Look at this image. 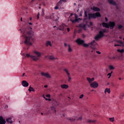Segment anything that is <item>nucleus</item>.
<instances>
[{
    "instance_id": "obj_29",
    "label": "nucleus",
    "mask_w": 124,
    "mask_h": 124,
    "mask_svg": "<svg viewBox=\"0 0 124 124\" xmlns=\"http://www.w3.org/2000/svg\"><path fill=\"white\" fill-rule=\"evenodd\" d=\"M92 53H97V54H98L99 55H100L101 54V52H100L99 51H95V49H93L92 51Z\"/></svg>"
},
{
    "instance_id": "obj_37",
    "label": "nucleus",
    "mask_w": 124,
    "mask_h": 124,
    "mask_svg": "<svg viewBox=\"0 0 124 124\" xmlns=\"http://www.w3.org/2000/svg\"><path fill=\"white\" fill-rule=\"evenodd\" d=\"M49 60H55L56 59V58H55V57H54V56H50L49 57Z\"/></svg>"
},
{
    "instance_id": "obj_26",
    "label": "nucleus",
    "mask_w": 124,
    "mask_h": 124,
    "mask_svg": "<svg viewBox=\"0 0 124 124\" xmlns=\"http://www.w3.org/2000/svg\"><path fill=\"white\" fill-rule=\"evenodd\" d=\"M117 42L118 43H120V46H122V47H124V43L122 41H121V40H119V41H117Z\"/></svg>"
},
{
    "instance_id": "obj_45",
    "label": "nucleus",
    "mask_w": 124,
    "mask_h": 124,
    "mask_svg": "<svg viewBox=\"0 0 124 124\" xmlns=\"http://www.w3.org/2000/svg\"><path fill=\"white\" fill-rule=\"evenodd\" d=\"M77 19H78V22H79V21H81V20H82V19H81V18H78V16H77Z\"/></svg>"
},
{
    "instance_id": "obj_3",
    "label": "nucleus",
    "mask_w": 124,
    "mask_h": 124,
    "mask_svg": "<svg viewBox=\"0 0 124 124\" xmlns=\"http://www.w3.org/2000/svg\"><path fill=\"white\" fill-rule=\"evenodd\" d=\"M117 51L121 53L120 55H117L116 56H113L112 57H110V60H114V61H118V60H123V53H124V49H118Z\"/></svg>"
},
{
    "instance_id": "obj_44",
    "label": "nucleus",
    "mask_w": 124,
    "mask_h": 124,
    "mask_svg": "<svg viewBox=\"0 0 124 124\" xmlns=\"http://www.w3.org/2000/svg\"><path fill=\"white\" fill-rule=\"evenodd\" d=\"M46 97H48V98H50L51 97V95L50 94H47Z\"/></svg>"
},
{
    "instance_id": "obj_60",
    "label": "nucleus",
    "mask_w": 124,
    "mask_h": 124,
    "mask_svg": "<svg viewBox=\"0 0 124 124\" xmlns=\"http://www.w3.org/2000/svg\"><path fill=\"white\" fill-rule=\"evenodd\" d=\"M29 25H32V23H31V22H29Z\"/></svg>"
},
{
    "instance_id": "obj_15",
    "label": "nucleus",
    "mask_w": 124,
    "mask_h": 124,
    "mask_svg": "<svg viewBox=\"0 0 124 124\" xmlns=\"http://www.w3.org/2000/svg\"><path fill=\"white\" fill-rule=\"evenodd\" d=\"M77 43H78L79 45H82V44H84V40H80V39H78L76 40Z\"/></svg>"
},
{
    "instance_id": "obj_64",
    "label": "nucleus",
    "mask_w": 124,
    "mask_h": 124,
    "mask_svg": "<svg viewBox=\"0 0 124 124\" xmlns=\"http://www.w3.org/2000/svg\"><path fill=\"white\" fill-rule=\"evenodd\" d=\"M82 36L83 37H85V36L84 34L82 35Z\"/></svg>"
},
{
    "instance_id": "obj_18",
    "label": "nucleus",
    "mask_w": 124,
    "mask_h": 124,
    "mask_svg": "<svg viewBox=\"0 0 124 124\" xmlns=\"http://www.w3.org/2000/svg\"><path fill=\"white\" fill-rule=\"evenodd\" d=\"M102 25L104 28H106L107 29H109V23L103 22Z\"/></svg>"
},
{
    "instance_id": "obj_32",
    "label": "nucleus",
    "mask_w": 124,
    "mask_h": 124,
    "mask_svg": "<svg viewBox=\"0 0 124 124\" xmlns=\"http://www.w3.org/2000/svg\"><path fill=\"white\" fill-rule=\"evenodd\" d=\"M42 116H43V115H45V116H47V115H49V112H41Z\"/></svg>"
},
{
    "instance_id": "obj_4",
    "label": "nucleus",
    "mask_w": 124,
    "mask_h": 124,
    "mask_svg": "<svg viewBox=\"0 0 124 124\" xmlns=\"http://www.w3.org/2000/svg\"><path fill=\"white\" fill-rule=\"evenodd\" d=\"M88 20H91V19H96L97 17H101V15L100 14V13L99 12H96V13H90L88 14Z\"/></svg>"
},
{
    "instance_id": "obj_2",
    "label": "nucleus",
    "mask_w": 124,
    "mask_h": 124,
    "mask_svg": "<svg viewBox=\"0 0 124 124\" xmlns=\"http://www.w3.org/2000/svg\"><path fill=\"white\" fill-rule=\"evenodd\" d=\"M34 53L37 55V56L31 55L29 53H27L25 56L27 57V58H31L33 61L36 62V61H38V60H39V57H41V53L38 51H34Z\"/></svg>"
},
{
    "instance_id": "obj_11",
    "label": "nucleus",
    "mask_w": 124,
    "mask_h": 124,
    "mask_svg": "<svg viewBox=\"0 0 124 124\" xmlns=\"http://www.w3.org/2000/svg\"><path fill=\"white\" fill-rule=\"evenodd\" d=\"M64 71H65V72L67 74V77H68V82H70V81H71V78L70 77V74H69V73L68 72V70L65 69H64Z\"/></svg>"
},
{
    "instance_id": "obj_52",
    "label": "nucleus",
    "mask_w": 124,
    "mask_h": 124,
    "mask_svg": "<svg viewBox=\"0 0 124 124\" xmlns=\"http://www.w3.org/2000/svg\"><path fill=\"white\" fill-rule=\"evenodd\" d=\"M46 19H51V18H50V16H46Z\"/></svg>"
},
{
    "instance_id": "obj_14",
    "label": "nucleus",
    "mask_w": 124,
    "mask_h": 124,
    "mask_svg": "<svg viewBox=\"0 0 124 124\" xmlns=\"http://www.w3.org/2000/svg\"><path fill=\"white\" fill-rule=\"evenodd\" d=\"M6 123V121L3 119V117L0 116V124H5Z\"/></svg>"
},
{
    "instance_id": "obj_43",
    "label": "nucleus",
    "mask_w": 124,
    "mask_h": 124,
    "mask_svg": "<svg viewBox=\"0 0 124 124\" xmlns=\"http://www.w3.org/2000/svg\"><path fill=\"white\" fill-rule=\"evenodd\" d=\"M39 15H40V14L39 13H38L37 16V19H39Z\"/></svg>"
},
{
    "instance_id": "obj_41",
    "label": "nucleus",
    "mask_w": 124,
    "mask_h": 124,
    "mask_svg": "<svg viewBox=\"0 0 124 124\" xmlns=\"http://www.w3.org/2000/svg\"><path fill=\"white\" fill-rule=\"evenodd\" d=\"M122 28H123V26L122 25H119L118 26V29L119 30H121L122 29Z\"/></svg>"
},
{
    "instance_id": "obj_1",
    "label": "nucleus",
    "mask_w": 124,
    "mask_h": 124,
    "mask_svg": "<svg viewBox=\"0 0 124 124\" xmlns=\"http://www.w3.org/2000/svg\"><path fill=\"white\" fill-rule=\"evenodd\" d=\"M32 29L31 27H28L26 29L20 30L21 33H22V37L24 38V43L26 45H31L32 41H34V38L33 37V31H31Z\"/></svg>"
},
{
    "instance_id": "obj_61",
    "label": "nucleus",
    "mask_w": 124,
    "mask_h": 124,
    "mask_svg": "<svg viewBox=\"0 0 124 124\" xmlns=\"http://www.w3.org/2000/svg\"><path fill=\"white\" fill-rule=\"evenodd\" d=\"M119 38H120V39H122V38H123V37L120 36V37H119Z\"/></svg>"
},
{
    "instance_id": "obj_33",
    "label": "nucleus",
    "mask_w": 124,
    "mask_h": 124,
    "mask_svg": "<svg viewBox=\"0 0 124 124\" xmlns=\"http://www.w3.org/2000/svg\"><path fill=\"white\" fill-rule=\"evenodd\" d=\"M109 69H110V70H112L113 69H115V67H114V66H113V65H110L109 66Z\"/></svg>"
},
{
    "instance_id": "obj_42",
    "label": "nucleus",
    "mask_w": 124,
    "mask_h": 124,
    "mask_svg": "<svg viewBox=\"0 0 124 124\" xmlns=\"http://www.w3.org/2000/svg\"><path fill=\"white\" fill-rule=\"evenodd\" d=\"M83 97H84V94H81L80 95V96H79V98H83Z\"/></svg>"
},
{
    "instance_id": "obj_20",
    "label": "nucleus",
    "mask_w": 124,
    "mask_h": 124,
    "mask_svg": "<svg viewBox=\"0 0 124 124\" xmlns=\"http://www.w3.org/2000/svg\"><path fill=\"white\" fill-rule=\"evenodd\" d=\"M71 22H72L73 24H75V23H77V22H78V19H77V16H75V19H71Z\"/></svg>"
},
{
    "instance_id": "obj_63",
    "label": "nucleus",
    "mask_w": 124,
    "mask_h": 124,
    "mask_svg": "<svg viewBox=\"0 0 124 124\" xmlns=\"http://www.w3.org/2000/svg\"><path fill=\"white\" fill-rule=\"evenodd\" d=\"M24 76H25V73H23L22 75V77H24Z\"/></svg>"
},
{
    "instance_id": "obj_62",
    "label": "nucleus",
    "mask_w": 124,
    "mask_h": 124,
    "mask_svg": "<svg viewBox=\"0 0 124 124\" xmlns=\"http://www.w3.org/2000/svg\"><path fill=\"white\" fill-rule=\"evenodd\" d=\"M30 21H31V20H32V18L31 17H30Z\"/></svg>"
},
{
    "instance_id": "obj_39",
    "label": "nucleus",
    "mask_w": 124,
    "mask_h": 124,
    "mask_svg": "<svg viewBox=\"0 0 124 124\" xmlns=\"http://www.w3.org/2000/svg\"><path fill=\"white\" fill-rule=\"evenodd\" d=\"M112 73H113V72H112V71H111V73H108V76H109V77H108V78H109L110 77H111V75Z\"/></svg>"
},
{
    "instance_id": "obj_56",
    "label": "nucleus",
    "mask_w": 124,
    "mask_h": 124,
    "mask_svg": "<svg viewBox=\"0 0 124 124\" xmlns=\"http://www.w3.org/2000/svg\"><path fill=\"white\" fill-rule=\"evenodd\" d=\"M90 26H93V22H91L90 23Z\"/></svg>"
},
{
    "instance_id": "obj_27",
    "label": "nucleus",
    "mask_w": 124,
    "mask_h": 124,
    "mask_svg": "<svg viewBox=\"0 0 124 124\" xmlns=\"http://www.w3.org/2000/svg\"><path fill=\"white\" fill-rule=\"evenodd\" d=\"M52 46V44H51V42L47 41L46 44V46Z\"/></svg>"
},
{
    "instance_id": "obj_57",
    "label": "nucleus",
    "mask_w": 124,
    "mask_h": 124,
    "mask_svg": "<svg viewBox=\"0 0 124 124\" xmlns=\"http://www.w3.org/2000/svg\"><path fill=\"white\" fill-rule=\"evenodd\" d=\"M115 47H117V46H120V45H115Z\"/></svg>"
},
{
    "instance_id": "obj_46",
    "label": "nucleus",
    "mask_w": 124,
    "mask_h": 124,
    "mask_svg": "<svg viewBox=\"0 0 124 124\" xmlns=\"http://www.w3.org/2000/svg\"><path fill=\"white\" fill-rule=\"evenodd\" d=\"M103 33L106 32V29H104V30H103Z\"/></svg>"
},
{
    "instance_id": "obj_38",
    "label": "nucleus",
    "mask_w": 124,
    "mask_h": 124,
    "mask_svg": "<svg viewBox=\"0 0 124 124\" xmlns=\"http://www.w3.org/2000/svg\"><path fill=\"white\" fill-rule=\"evenodd\" d=\"M84 17H86V18L88 17V15L87 14V11H86L84 12Z\"/></svg>"
},
{
    "instance_id": "obj_12",
    "label": "nucleus",
    "mask_w": 124,
    "mask_h": 124,
    "mask_svg": "<svg viewBox=\"0 0 124 124\" xmlns=\"http://www.w3.org/2000/svg\"><path fill=\"white\" fill-rule=\"evenodd\" d=\"M42 76H45V77H46V78H51V76H50V75L49 73H44V72H42L41 73Z\"/></svg>"
},
{
    "instance_id": "obj_59",
    "label": "nucleus",
    "mask_w": 124,
    "mask_h": 124,
    "mask_svg": "<svg viewBox=\"0 0 124 124\" xmlns=\"http://www.w3.org/2000/svg\"><path fill=\"white\" fill-rule=\"evenodd\" d=\"M5 108H8V105H6L5 106Z\"/></svg>"
},
{
    "instance_id": "obj_16",
    "label": "nucleus",
    "mask_w": 124,
    "mask_h": 124,
    "mask_svg": "<svg viewBox=\"0 0 124 124\" xmlns=\"http://www.w3.org/2000/svg\"><path fill=\"white\" fill-rule=\"evenodd\" d=\"M6 122L8 123V124H13V121H12V117H9L6 119Z\"/></svg>"
},
{
    "instance_id": "obj_35",
    "label": "nucleus",
    "mask_w": 124,
    "mask_h": 124,
    "mask_svg": "<svg viewBox=\"0 0 124 124\" xmlns=\"http://www.w3.org/2000/svg\"><path fill=\"white\" fill-rule=\"evenodd\" d=\"M68 52H71L72 51V49L71 48V47H70V45H68Z\"/></svg>"
},
{
    "instance_id": "obj_8",
    "label": "nucleus",
    "mask_w": 124,
    "mask_h": 124,
    "mask_svg": "<svg viewBox=\"0 0 124 124\" xmlns=\"http://www.w3.org/2000/svg\"><path fill=\"white\" fill-rule=\"evenodd\" d=\"M90 87H91V88H93V89H95L98 87V83L96 81H93L90 84Z\"/></svg>"
},
{
    "instance_id": "obj_49",
    "label": "nucleus",
    "mask_w": 124,
    "mask_h": 124,
    "mask_svg": "<svg viewBox=\"0 0 124 124\" xmlns=\"http://www.w3.org/2000/svg\"><path fill=\"white\" fill-rule=\"evenodd\" d=\"M46 100H48V101H51V99H47V98H46Z\"/></svg>"
},
{
    "instance_id": "obj_22",
    "label": "nucleus",
    "mask_w": 124,
    "mask_h": 124,
    "mask_svg": "<svg viewBox=\"0 0 124 124\" xmlns=\"http://www.w3.org/2000/svg\"><path fill=\"white\" fill-rule=\"evenodd\" d=\"M87 79L89 83H92L93 81H94V78H87Z\"/></svg>"
},
{
    "instance_id": "obj_9",
    "label": "nucleus",
    "mask_w": 124,
    "mask_h": 124,
    "mask_svg": "<svg viewBox=\"0 0 124 124\" xmlns=\"http://www.w3.org/2000/svg\"><path fill=\"white\" fill-rule=\"evenodd\" d=\"M115 26H116V23L114 22L109 21L108 23V28H110V30H113Z\"/></svg>"
},
{
    "instance_id": "obj_5",
    "label": "nucleus",
    "mask_w": 124,
    "mask_h": 124,
    "mask_svg": "<svg viewBox=\"0 0 124 124\" xmlns=\"http://www.w3.org/2000/svg\"><path fill=\"white\" fill-rule=\"evenodd\" d=\"M53 106L50 108V110H51V113H56V107L57 106H59V104L58 103V102L56 101H54L53 104Z\"/></svg>"
},
{
    "instance_id": "obj_28",
    "label": "nucleus",
    "mask_w": 124,
    "mask_h": 124,
    "mask_svg": "<svg viewBox=\"0 0 124 124\" xmlns=\"http://www.w3.org/2000/svg\"><path fill=\"white\" fill-rule=\"evenodd\" d=\"M110 89L106 88L105 90V93H110Z\"/></svg>"
},
{
    "instance_id": "obj_7",
    "label": "nucleus",
    "mask_w": 124,
    "mask_h": 124,
    "mask_svg": "<svg viewBox=\"0 0 124 124\" xmlns=\"http://www.w3.org/2000/svg\"><path fill=\"white\" fill-rule=\"evenodd\" d=\"M108 1L109 4H112V5H115L116 8L117 10H119V7L118 6V4L116 3V2L113 0H108Z\"/></svg>"
},
{
    "instance_id": "obj_19",
    "label": "nucleus",
    "mask_w": 124,
    "mask_h": 124,
    "mask_svg": "<svg viewBox=\"0 0 124 124\" xmlns=\"http://www.w3.org/2000/svg\"><path fill=\"white\" fill-rule=\"evenodd\" d=\"M65 0H60L58 3L57 5L58 6H61L62 4V2H65Z\"/></svg>"
},
{
    "instance_id": "obj_54",
    "label": "nucleus",
    "mask_w": 124,
    "mask_h": 124,
    "mask_svg": "<svg viewBox=\"0 0 124 124\" xmlns=\"http://www.w3.org/2000/svg\"><path fill=\"white\" fill-rule=\"evenodd\" d=\"M58 20H59V17H57V18H56V19H54V20L57 22V21H58Z\"/></svg>"
},
{
    "instance_id": "obj_21",
    "label": "nucleus",
    "mask_w": 124,
    "mask_h": 124,
    "mask_svg": "<svg viewBox=\"0 0 124 124\" xmlns=\"http://www.w3.org/2000/svg\"><path fill=\"white\" fill-rule=\"evenodd\" d=\"M101 38L103 37V36H104V33H103V32L101 31H100L99 32V34H98Z\"/></svg>"
},
{
    "instance_id": "obj_51",
    "label": "nucleus",
    "mask_w": 124,
    "mask_h": 124,
    "mask_svg": "<svg viewBox=\"0 0 124 124\" xmlns=\"http://www.w3.org/2000/svg\"><path fill=\"white\" fill-rule=\"evenodd\" d=\"M67 31L68 32H69L70 31V29L68 28H67Z\"/></svg>"
},
{
    "instance_id": "obj_47",
    "label": "nucleus",
    "mask_w": 124,
    "mask_h": 124,
    "mask_svg": "<svg viewBox=\"0 0 124 124\" xmlns=\"http://www.w3.org/2000/svg\"><path fill=\"white\" fill-rule=\"evenodd\" d=\"M78 121H82V117H79L78 119Z\"/></svg>"
},
{
    "instance_id": "obj_10",
    "label": "nucleus",
    "mask_w": 124,
    "mask_h": 124,
    "mask_svg": "<svg viewBox=\"0 0 124 124\" xmlns=\"http://www.w3.org/2000/svg\"><path fill=\"white\" fill-rule=\"evenodd\" d=\"M91 9L93 10V11H95V12H99L100 11V9L94 6H93V7H91Z\"/></svg>"
},
{
    "instance_id": "obj_36",
    "label": "nucleus",
    "mask_w": 124,
    "mask_h": 124,
    "mask_svg": "<svg viewBox=\"0 0 124 124\" xmlns=\"http://www.w3.org/2000/svg\"><path fill=\"white\" fill-rule=\"evenodd\" d=\"M68 121L70 122H74L75 121V119L74 118H68Z\"/></svg>"
},
{
    "instance_id": "obj_31",
    "label": "nucleus",
    "mask_w": 124,
    "mask_h": 124,
    "mask_svg": "<svg viewBox=\"0 0 124 124\" xmlns=\"http://www.w3.org/2000/svg\"><path fill=\"white\" fill-rule=\"evenodd\" d=\"M100 38H101L98 35H97L96 36H95L94 37V39L95 40H99V39H100Z\"/></svg>"
},
{
    "instance_id": "obj_53",
    "label": "nucleus",
    "mask_w": 124,
    "mask_h": 124,
    "mask_svg": "<svg viewBox=\"0 0 124 124\" xmlns=\"http://www.w3.org/2000/svg\"><path fill=\"white\" fill-rule=\"evenodd\" d=\"M64 45L65 47H66V46H67V45L65 43H64Z\"/></svg>"
},
{
    "instance_id": "obj_23",
    "label": "nucleus",
    "mask_w": 124,
    "mask_h": 124,
    "mask_svg": "<svg viewBox=\"0 0 124 124\" xmlns=\"http://www.w3.org/2000/svg\"><path fill=\"white\" fill-rule=\"evenodd\" d=\"M61 87L62 89H67V88H68V85L66 84H62Z\"/></svg>"
},
{
    "instance_id": "obj_48",
    "label": "nucleus",
    "mask_w": 124,
    "mask_h": 124,
    "mask_svg": "<svg viewBox=\"0 0 124 124\" xmlns=\"http://www.w3.org/2000/svg\"><path fill=\"white\" fill-rule=\"evenodd\" d=\"M81 31H82V30L79 29V30H78V33H80V32H81Z\"/></svg>"
},
{
    "instance_id": "obj_50",
    "label": "nucleus",
    "mask_w": 124,
    "mask_h": 124,
    "mask_svg": "<svg viewBox=\"0 0 124 124\" xmlns=\"http://www.w3.org/2000/svg\"><path fill=\"white\" fill-rule=\"evenodd\" d=\"M111 86H112V87H115V84H114V83H111Z\"/></svg>"
},
{
    "instance_id": "obj_24",
    "label": "nucleus",
    "mask_w": 124,
    "mask_h": 124,
    "mask_svg": "<svg viewBox=\"0 0 124 124\" xmlns=\"http://www.w3.org/2000/svg\"><path fill=\"white\" fill-rule=\"evenodd\" d=\"M96 122V121H95V120H88L87 121V123H91V124H94V123H95Z\"/></svg>"
},
{
    "instance_id": "obj_34",
    "label": "nucleus",
    "mask_w": 124,
    "mask_h": 124,
    "mask_svg": "<svg viewBox=\"0 0 124 124\" xmlns=\"http://www.w3.org/2000/svg\"><path fill=\"white\" fill-rule=\"evenodd\" d=\"M109 120L110 122H111L112 123H113V122H114V121H115V118L112 117V118H109Z\"/></svg>"
},
{
    "instance_id": "obj_58",
    "label": "nucleus",
    "mask_w": 124,
    "mask_h": 124,
    "mask_svg": "<svg viewBox=\"0 0 124 124\" xmlns=\"http://www.w3.org/2000/svg\"><path fill=\"white\" fill-rule=\"evenodd\" d=\"M44 88H48V86L47 85H45Z\"/></svg>"
},
{
    "instance_id": "obj_13",
    "label": "nucleus",
    "mask_w": 124,
    "mask_h": 124,
    "mask_svg": "<svg viewBox=\"0 0 124 124\" xmlns=\"http://www.w3.org/2000/svg\"><path fill=\"white\" fill-rule=\"evenodd\" d=\"M21 84L23 87H29V83L27 81L23 80L22 81Z\"/></svg>"
},
{
    "instance_id": "obj_40",
    "label": "nucleus",
    "mask_w": 124,
    "mask_h": 124,
    "mask_svg": "<svg viewBox=\"0 0 124 124\" xmlns=\"http://www.w3.org/2000/svg\"><path fill=\"white\" fill-rule=\"evenodd\" d=\"M60 6H58V4H57V6L56 7H55L54 9H55V10L59 9V7H60Z\"/></svg>"
},
{
    "instance_id": "obj_30",
    "label": "nucleus",
    "mask_w": 124,
    "mask_h": 124,
    "mask_svg": "<svg viewBox=\"0 0 124 124\" xmlns=\"http://www.w3.org/2000/svg\"><path fill=\"white\" fill-rule=\"evenodd\" d=\"M28 91L29 92H34V89L33 88L31 87V86L29 87V89H28Z\"/></svg>"
},
{
    "instance_id": "obj_17",
    "label": "nucleus",
    "mask_w": 124,
    "mask_h": 124,
    "mask_svg": "<svg viewBox=\"0 0 124 124\" xmlns=\"http://www.w3.org/2000/svg\"><path fill=\"white\" fill-rule=\"evenodd\" d=\"M60 31H64L65 30V24H62L59 27Z\"/></svg>"
},
{
    "instance_id": "obj_25",
    "label": "nucleus",
    "mask_w": 124,
    "mask_h": 124,
    "mask_svg": "<svg viewBox=\"0 0 124 124\" xmlns=\"http://www.w3.org/2000/svg\"><path fill=\"white\" fill-rule=\"evenodd\" d=\"M49 18H50V19H51L52 20H55V14H51L49 16Z\"/></svg>"
},
{
    "instance_id": "obj_55",
    "label": "nucleus",
    "mask_w": 124,
    "mask_h": 124,
    "mask_svg": "<svg viewBox=\"0 0 124 124\" xmlns=\"http://www.w3.org/2000/svg\"><path fill=\"white\" fill-rule=\"evenodd\" d=\"M106 22H107L108 21V18L107 17H105Z\"/></svg>"
},
{
    "instance_id": "obj_6",
    "label": "nucleus",
    "mask_w": 124,
    "mask_h": 124,
    "mask_svg": "<svg viewBox=\"0 0 124 124\" xmlns=\"http://www.w3.org/2000/svg\"><path fill=\"white\" fill-rule=\"evenodd\" d=\"M97 45V43L95 42V41L93 40L90 43L87 44H83V46L84 47H89V46H96Z\"/></svg>"
}]
</instances>
